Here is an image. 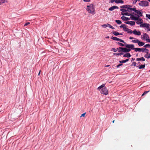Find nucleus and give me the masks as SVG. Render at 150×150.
Returning a JSON list of instances; mask_svg holds the SVG:
<instances>
[{
  "instance_id": "4",
  "label": "nucleus",
  "mask_w": 150,
  "mask_h": 150,
  "mask_svg": "<svg viewBox=\"0 0 150 150\" xmlns=\"http://www.w3.org/2000/svg\"><path fill=\"white\" fill-rule=\"evenodd\" d=\"M149 3L146 1H141L139 5L142 6H146L149 5Z\"/></svg>"
},
{
  "instance_id": "55",
  "label": "nucleus",
  "mask_w": 150,
  "mask_h": 150,
  "mask_svg": "<svg viewBox=\"0 0 150 150\" xmlns=\"http://www.w3.org/2000/svg\"><path fill=\"white\" fill-rule=\"evenodd\" d=\"M84 1L86 2H89L90 1V0H83Z\"/></svg>"
},
{
  "instance_id": "16",
  "label": "nucleus",
  "mask_w": 150,
  "mask_h": 150,
  "mask_svg": "<svg viewBox=\"0 0 150 150\" xmlns=\"http://www.w3.org/2000/svg\"><path fill=\"white\" fill-rule=\"evenodd\" d=\"M145 52H146V54L144 56V57L147 58H149L150 57V54L148 52V51H146Z\"/></svg>"
},
{
  "instance_id": "38",
  "label": "nucleus",
  "mask_w": 150,
  "mask_h": 150,
  "mask_svg": "<svg viewBox=\"0 0 150 150\" xmlns=\"http://www.w3.org/2000/svg\"><path fill=\"white\" fill-rule=\"evenodd\" d=\"M125 25L123 24L120 26V28H124V27L125 26Z\"/></svg>"
},
{
  "instance_id": "37",
  "label": "nucleus",
  "mask_w": 150,
  "mask_h": 150,
  "mask_svg": "<svg viewBox=\"0 0 150 150\" xmlns=\"http://www.w3.org/2000/svg\"><path fill=\"white\" fill-rule=\"evenodd\" d=\"M130 7H128V8L127 9V11H132V10L131 9H132V8H131Z\"/></svg>"
},
{
  "instance_id": "62",
  "label": "nucleus",
  "mask_w": 150,
  "mask_h": 150,
  "mask_svg": "<svg viewBox=\"0 0 150 150\" xmlns=\"http://www.w3.org/2000/svg\"><path fill=\"white\" fill-rule=\"evenodd\" d=\"M106 38H109V36H108Z\"/></svg>"
},
{
  "instance_id": "8",
  "label": "nucleus",
  "mask_w": 150,
  "mask_h": 150,
  "mask_svg": "<svg viewBox=\"0 0 150 150\" xmlns=\"http://www.w3.org/2000/svg\"><path fill=\"white\" fill-rule=\"evenodd\" d=\"M135 13L137 14V15L138 17L142 16V13L139 10H135Z\"/></svg>"
},
{
  "instance_id": "2",
  "label": "nucleus",
  "mask_w": 150,
  "mask_h": 150,
  "mask_svg": "<svg viewBox=\"0 0 150 150\" xmlns=\"http://www.w3.org/2000/svg\"><path fill=\"white\" fill-rule=\"evenodd\" d=\"M130 18L131 20H137V21L136 22V23L137 24H141V23H142V20L141 18H140L138 17L134 16L133 15H131Z\"/></svg>"
},
{
  "instance_id": "44",
  "label": "nucleus",
  "mask_w": 150,
  "mask_h": 150,
  "mask_svg": "<svg viewBox=\"0 0 150 150\" xmlns=\"http://www.w3.org/2000/svg\"><path fill=\"white\" fill-rule=\"evenodd\" d=\"M146 16L150 20V15L146 14Z\"/></svg>"
},
{
  "instance_id": "23",
  "label": "nucleus",
  "mask_w": 150,
  "mask_h": 150,
  "mask_svg": "<svg viewBox=\"0 0 150 150\" xmlns=\"http://www.w3.org/2000/svg\"><path fill=\"white\" fill-rule=\"evenodd\" d=\"M139 40L137 39H136L135 40H132V42L134 43H138Z\"/></svg>"
},
{
  "instance_id": "49",
  "label": "nucleus",
  "mask_w": 150,
  "mask_h": 150,
  "mask_svg": "<svg viewBox=\"0 0 150 150\" xmlns=\"http://www.w3.org/2000/svg\"><path fill=\"white\" fill-rule=\"evenodd\" d=\"M149 26H148V27L146 28H147V30L148 31H149L150 30V29Z\"/></svg>"
},
{
  "instance_id": "13",
  "label": "nucleus",
  "mask_w": 150,
  "mask_h": 150,
  "mask_svg": "<svg viewBox=\"0 0 150 150\" xmlns=\"http://www.w3.org/2000/svg\"><path fill=\"white\" fill-rule=\"evenodd\" d=\"M121 18L123 20V21H127V20H130L129 18H127V17H125V16H122L121 17Z\"/></svg>"
},
{
  "instance_id": "31",
  "label": "nucleus",
  "mask_w": 150,
  "mask_h": 150,
  "mask_svg": "<svg viewBox=\"0 0 150 150\" xmlns=\"http://www.w3.org/2000/svg\"><path fill=\"white\" fill-rule=\"evenodd\" d=\"M120 10L121 11H122V12H126L127 11V9H125L124 8H121L120 9Z\"/></svg>"
},
{
  "instance_id": "25",
  "label": "nucleus",
  "mask_w": 150,
  "mask_h": 150,
  "mask_svg": "<svg viewBox=\"0 0 150 150\" xmlns=\"http://www.w3.org/2000/svg\"><path fill=\"white\" fill-rule=\"evenodd\" d=\"M129 23L131 25H134L135 24V22L133 21H130Z\"/></svg>"
},
{
  "instance_id": "52",
  "label": "nucleus",
  "mask_w": 150,
  "mask_h": 150,
  "mask_svg": "<svg viewBox=\"0 0 150 150\" xmlns=\"http://www.w3.org/2000/svg\"><path fill=\"white\" fill-rule=\"evenodd\" d=\"M125 23L126 24H129L130 23V21H127L126 22H125Z\"/></svg>"
},
{
  "instance_id": "30",
  "label": "nucleus",
  "mask_w": 150,
  "mask_h": 150,
  "mask_svg": "<svg viewBox=\"0 0 150 150\" xmlns=\"http://www.w3.org/2000/svg\"><path fill=\"white\" fill-rule=\"evenodd\" d=\"M117 43H118L119 45L120 46H125V44H123L122 43H120V42H117Z\"/></svg>"
},
{
  "instance_id": "28",
  "label": "nucleus",
  "mask_w": 150,
  "mask_h": 150,
  "mask_svg": "<svg viewBox=\"0 0 150 150\" xmlns=\"http://www.w3.org/2000/svg\"><path fill=\"white\" fill-rule=\"evenodd\" d=\"M145 67V64L144 65H140V66L139 67V69H142V68H144Z\"/></svg>"
},
{
  "instance_id": "26",
  "label": "nucleus",
  "mask_w": 150,
  "mask_h": 150,
  "mask_svg": "<svg viewBox=\"0 0 150 150\" xmlns=\"http://www.w3.org/2000/svg\"><path fill=\"white\" fill-rule=\"evenodd\" d=\"M112 33L114 34V35L116 36L119 35V33L115 31H113Z\"/></svg>"
},
{
  "instance_id": "12",
  "label": "nucleus",
  "mask_w": 150,
  "mask_h": 150,
  "mask_svg": "<svg viewBox=\"0 0 150 150\" xmlns=\"http://www.w3.org/2000/svg\"><path fill=\"white\" fill-rule=\"evenodd\" d=\"M117 8L118 9L119 8L118 6H112L110 7L109 9L108 10L110 11H113L115 9Z\"/></svg>"
},
{
  "instance_id": "50",
  "label": "nucleus",
  "mask_w": 150,
  "mask_h": 150,
  "mask_svg": "<svg viewBox=\"0 0 150 150\" xmlns=\"http://www.w3.org/2000/svg\"><path fill=\"white\" fill-rule=\"evenodd\" d=\"M107 24L108 26L110 28H111V27L112 26L111 25H110V24L108 23H107Z\"/></svg>"
},
{
  "instance_id": "14",
  "label": "nucleus",
  "mask_w": 150,
  "mask_h": 150,
  "mask_svg": "<svg viewBox=\"0 0 150 150\" xmlns=\"http://www.w3.org/2000/svg\"><path fill=\"white\" fill-rule=\"evenodd\" d=\"M145 59L143 57H142L139 58H137L136 59V60L137 61H145Z\"/></svg>"
},
{
  "instance_id": "17",
  "label": "nucleus",
  "mask_w": 150,
  "mask_h": 150,
  "mask_svg": "<svg viewBox=\"0 0 150 150\" xmlns=\"http://www.w3.org/2000/svg\"><path fill=\"white\" fill-rule=\"evenodd\" d=\"M131 56V55L129 53H126L123 55L124 57H130Z\"/></svg>"
},
{
  "instance_id": "22",
  "label": "nucleus",
  "mask_w": 150,
  "mask_h": 150,
  "mask_svg": "<svg viewBox=\"0 0 150 150\" xmlns=\"http://www.w3.org/2000/svg\"><path fill=\"white\" fill-rule=\"evenodd\" d=\"M105 84H102V85H101L100 86H99L98 88V90H100V89L103 88L105 86Z\"/></svg>"
},
{
  "instance_id": "10",
  "label": "nucleus",
  "mask_w": 150,
  "mask_h": 150,
  "mask_svg": "<svg viewBox=\"0 0 150 150\" xmlns=\"http://www.w3.org/2000/svg\"><path fill=\"white\" fill-rule=\"evenodd\" d=\"M149 38V36L146 33H144L143 35V36L142 37V38L143 40H145L148 38Z\"/></svg>"
},
{
  "instance_id": "11",
  "label": "nucleus",
  "mask_w": 150,
  "mask_h": 150,
  "mask_svg": "<svg viewBox=\"0 0 150 150\" xmlns=\"http://www.w3.org/2000/svg\"><path fill=\"white\" fill-rule=\"evenodd\" d=\"M150 25L149 24L146 23H144L142 24H141L140 26L141 27L143 28H147L148 27V26H149Z\"/></svg>"
},
{
  "instance_id": "59",
  "label": "nucleus",
  "mask_w": 150,
  "mask_h": 150,
  "mask_svg": "<svg viewBox=\"0 0 150 150\" xmlns=\"http://www.w3.org/2000/svg\"><path fill=\"white\" fill-rule=\"evenodd\" d=\"M111 28L112 29H115V28L113 27L112 26L111 27Z\"/></svg>"
},
{
  "instance_id": "63",
  "label": "nucleus",
  "mask_w": 150,
  "mask_h": 150,
  "mask_svg": "<svg viewBox=\"0 0 150 150\" xmlns=\"http://www.w3.org/2000/svg\"><path fill=\"white\" fill-rule=\"evenodd\" d=\"M114 121H115V120H113L112 121V122H113V123H114Z\"/></svg>"
},
{
  "instance_id": "36",
  "label": "nucleus",
  "mask_w": 150,
  "mask_h": 150,
  "mask_svg": "<svg viewBox=\"0 0 150 150\" xmlns=\"http://www.w3.org/2000/svg\"><path fill=\"white\" fill-rule=\"evenodd\" d=\"M148 47H150V45L149 44H146L144 46V47L146 48Z\"/></svg>"
},
{
  "instance_id": "48",
  "label": "nucleus",
  "mask_w": 150,
  "mask_h": 150,
  "mask_svg": "<svg viewBox=\"0 0 150 150\" xmlns=\"http://www.w3.org/2000/svg\"><path fill=\"white\" fill-rule=\"evenodd\" d=\"M113 54L114 55H119V53H114Z\"/></svg>"
},
{
  "instance_id": "41",
  "label": "nucleus",
  "mask_w": 150,
  "mask_h": 150,
  "mask_svg": "<svg viewBox=\"0 0 150 150\" xmlns=\"http://www.w3.org/2000/svg\"><path fill=\"white\" fill-rule=\"evenodd\" d=\"M120 47L119 48H117V50H118V52H120L122 51V50L121 49H120Z\"/></svg>"
},
{
  "instance_id": "64",
  "label": "nucleus",
  "mask_w": 150,
  "mask_h": 150,
  "mask_svg": "<svg viewBox=\"0 0 150 150\" xmlns=\"http://www.w3.org/2000/svg\"><path fill=\"white\" fill-rule=\"evenodd\" d=\"M148 1H149L150 2V0H148Z\"/></svg>"
},
{
  "instance_id": "54",
  "label": "nucleus",
  "mask_w": 150,
  "mask_h": 150,
  "mask_svg": "<svg viewBox=\"0 0 150 150\" xmlns=\"http://www.w3.org/2000/svg\"><path fill=\"white\" fill-rule=\"evenodd\" d=\"M134 38L133 37H130L129 38V39H130V40H132V39H134Z\"/></svg>"
},
{
  "instance_id": "19",
  "label": "nucleus",
  "mask_w": 150,
  "mask_h": 150,
  "mask_svg": "<svg viewBox=\"0 0 150 150\" xmlns=\"http://www.w3.org/2000/svg\"><path fill=\"white\" fill-rule=\"evenodd\" d=\"M7 0H0V5L3 4L4 3L7 2Z\"/></svg>"
},
{
  "instance_id": "43",
  "label": "nucleus",
  "mask_w": 150,
  "mask_h": 150,
  "mask_svg": "<svg viewBox=\"0 0 150 150\" xmlns=\"http://www.w3.org/2000/svg\"><path fill=\"white\" fill-rule=\"evenodd\" d=\"M136 65V62H133L132 63V65L133 66H135Z\"/></svg>"
},
{
  "instance_id": "53",
  "label": "nucleus",
  "mask_w": 150,
  "mask_h": 150,
  "mask_svg": "<svg viewBox=\"0 0 150 150\" xmlns=\"http://www.w3.org/2000/svg\"><path fill=\"white\" fill-rule=\"evenodd\" d=\"M116 1V0H111L110 2L111 3H112L114 2H115Z\"/></svg>"
},
{
  "instance_id": "1",
  "label": "nucleus",
  "mask_w": 150,
  "mask_h": 150,
  "mask_svg": "<svg viewBox=\"0 0 150 150\" xmlns=\"http://www.w3.org/2000/svg\"><path fill=\"white\" fill-rule=\"evenodd\" d=\"M86 10L89 13L94 14L95 13L94 12L95 9L93 4H91L87 6Z\"/></svg>"
},
{
  "instance_id": "29",
  "label": "nucleus",
  "mask_w": 150,
  "mask_h": 150,
  "mask_svg": "<svg viewBox=\"0 0 150 150\" xmlns=\"http://www.w3.org/2000/svg\"><path fill=\"white\" fill-rule=\"evenodd\" d=\"M115 21L118 24H120L122 23L121 21L119 20H116Z\"/></svg>"
},
{
  "instance_id": "56",
  "label": "nucleus",
  "mask_w": 150,
  "mask_h": 150,
  "mask_svg": "<svg viewBox=\"0 0 150 150\" xmlns=\"http://www.w3.org/2000/svg\"><path fill=\"white\" fill-rule=\"evenodd\" d=\"M121 8H124L125 7V5L122 6H120Z\"/></svg>"
},
{
  "instance_id": "61",
  "label": "nucleus",
  "mask_w": 150,
  "mask_h": 150,
  "mask_svg": "<svg viewBox=\"0 0 150 150\" xmlns=\"http://www.w3.org/2000/svg\"><path fill=\"white\" fill-rule=\"evenodd\" d=\"M122 35V33H119V35Z\"/></svg>"
},
{
  "instance_id": "45",
  "label": "nucleus",
  "mask_w": 150,
  "mask_h": 150,
  "mask_svg": "<svg viewBox=\"0 0 150 150\" xmlns=\"http://www.w3.org/2000/svg\"><path fill=\"white\" fill-rule=\"evenodd\" d=\"M146 40L147 42H150V39L148 38L146 39Z\"/></svg>"
},
{
  "instance_id": "60",
  "label": "nucleus",
  "mask_w": 150,
  "mask_h": 150,
  "mask_svg": "<svg viewBox=\"0 0 150 150\" xmlns=\"http://www.w3.org/2000/svg\"><path fill=\"white\" fill-rule=\"evenodd\" d=\"M40 71H40V70L39 71V73H38V75H40Z\"/></svg>"
},
{
  "instance_id": "32",
  "label": "nucleus",
  "mask_w": 150,
  "mask_h": 150,
  "mask_svg": "<svg viewBox=\"0 0 150 150\" xmlns=\"http://www.w3.org/2000/svg\"><path fill=\"white\" fill-rule=\"evenodd\" d=\"M149 91H145L144 92V93L142 94V96H143L144 95H145L146 94H147L149 92Z\"/></svg>"
},
{
  "instance_id": "58",
  "label": "nucleus",
  "mask_w": 150,
  "mask_h": 150,
  "mask_svg": "<svg viewBox=\"0 0 150 150\" xmlns=\"http://www.w3.org/2000/svg\"><path fill=\"white\" fill-rule=\"evenodd\" d=\"M134 60H135V59L134 58H132L131 61H134Z\"/></svg>"
},
{
  "instance_id": "39",
  "label": "nucleus",
  "mask_w": 150,
  "mask_h": 150,
  "mask_svg": "<svg viewBox=\"0 0 150 150\" xmlns=\"http://www.w3.org/2000/svg\"><path fill=\"white\" fill-rule=\"evenodd\" d=\"M102 26L103 27L106 28L108 26V25H107V24H104L103 25H102Z\"/></svg>"
},
{
  "instance_id": "20",
  "label": "nucleus",
  "mask_w": 150,
  "mask_h": 150,
  "mask_svg": "<svg viewBox=\"0 0 150 150\" xmlns=\"http://www.w3.org/2000/svg\"><path fill=\"white\" fill-rule=\"evenodd\" d=\"M111 38L114 40H116V41H118L119 40V38H118L116 37H113V36H112Z\"/></svg>"
},
{
  "instance_id": "42",
  "label": "nucleus",
  "mask_w": 150,
  "mask_h": 150,
  "mask_svg": "<svg viewBox=\"0 0 150 150\" xmlns=\"http://www.w3.org/2000/svg\"><path fill=\"white\" fill-rule=\"evenodd\" d=\"M122 63H120V64H119L118 65H117L116 66V67L117 68H118L119 67H120V66H122Z\"/></svg>"
},
{
  "instance_id": "9",
  "label": "nucleus",
  "mask_w": 150,
  "mask_h": 150,
  "mask_svg": "<svg viewBox=\"0 0 150 150\" xmlns=\"http://www.w3.org/2000/svg\"><path fill=\"white\" fill-rule=\"evenodd\" d=\"M133 33L134 34L137 35H140L141 34L140 31H137L136 29L133 31Z\"/></svg>"
},
{
  "instance_id": "35",
  "label": "nucleus",
  "mask_w": 150,
  "mask_h": 150,
  "mask_svg": "<svg viewBox=\"0 0 150 150\" xmlns=\"http://www.w3.org/2000/svg\"><path fill=\"white\" fill-rule=\"evenodd\" d=\"M111 50L113 51L114 52H115L117 51V49H115V48H113L111 49Z\"/></svg>"
},
{
  "instance_id": "34",
  "label": "nucleus",
  "mask_w": 150,
  "mask_h": 150,
  "mask_svg": "<svg viewBox=\"0 0 150 150\" xmlns=\"http://www.w3.org/2000/svg\"><path fill=\"white\" fill-rule=\"evenodd\" d=\"M118 41H119L120 42H122L125 44H125H126V42L124 41L122 39H119V40Z\"/></svg>"
},
{
  "instance_id": "57",
  "label": "nucleus",
  "mask_w": 150,
  "mask_h": 150,
  "mask_svg": "<svg viewBox=\"0 0 150 150\" xmlns=\"http://www.w3.org/2000/svg\"><path fill=\"white\" fill-rule=\"evenodd\" d=\"M123 53L122 52H121L120 53H119V55H123Z\"/></svg>"
},
{
  "instance_id": "33",
  "label": "nucleus",
  "mask_w": 150,
  "mask_h": 150,
  "mask_svg": "<svg viewBox=\"0 0 150 150\" xmlns=\"http://www.w3.org/2000/svg\"><path fill=\"white\" fill-rule=\"evenodd\" d=\"M123 29L124 31H125L127 32L128 28H127L126 27V26L125 25V26L124 27Z\"/></svg>"
},
{
  "instance_id": "7",
  "label": "nucleus",
  "mask_w": 150,
  "mask_h": 150,
  "mask_svg": "<svg viewBox=\"0 0 150 150\" xmlns=\"http://www.w3.org/2000/svg\"><path fill=\"white\" fill-rule=\"evenodd\" d=\"M120 49L122 50V51L124 52L127 53L129 52L130 50V49H128L125 48H123L122 47H120Z\"/></svg>"
},
{
  "instance_id": "24",
  "label": "nucleus",
  "mask_w": 150,
  "mask_h": 150,
  "mask_svg": "<svg viewBox=\"0 0 150 150\" xmlns=\"http://www.w3.org/2000/svg\"><path fill=\"white\" fill-rule=\"evenodd\" d=\"M121 14L122 15H123V16H124V15H126V16L130 15L131 16V15H130L129 14V13H125L121 12Z\"/></svg>"
},
{
  "instance_id": "5",
  "label": "nucleus",
  "mask_w": 150,
  "mask_h": 150,
  "mask_svg": "<svg viewBox=\"0 0 150 150\" xmlns=\"http://www.w3.org/2000/svg\"><path fill=\"white\" fill-rule=\"evenodd\" d=\"M125 46L128 49L134 50H135V48L134 47V45L133 44H128L126 43L125 44Z\"/></svg>"
},
{
  "instance_id": "3",
  "label": "nucleus",
  "mask_w": 150,
  "mask_h": 150,
  "mask_svg": "<svg viewBox=\"0 0 150 150\" xmlns=\"http://www.w3.org/2000/svg\"><path fill=\"white\" fill-rule=\"evenodd\" d=\"M135 51L136 52L138 51L140 52H146V51H148L149 50L147 49L144 48H135Z\"/></svg>"
},
{
  "instance_id": "27",
  "label": "nucleus",
  "mask_w": 150,
  "mask_h": 150,
  "mask_svg": "<svg viewBox=\"0 0 150 150\" xmlns=\"http://www.w3.org/2000/svg\"><path fill=\"white\" fill-rule=\"evenodd\" d=\"M127 32L128 33L132 34V33H133V31H132L131 30L128 28Z\"/></svg>"
},
{
  "instance_id": "40",
  "label": "nucleus",
  "mask_w": 150,
  "mask_h": 150,
  "mask_svg": "<svg viewBox=\"0 0 150 150\" xmlns=\"http://www.w3.org/2000/svg\"><path fill=\"white\" fill-rule=\"evenodd\" d=\"M131 7V6H130L129 5H125V8H127V9L128 7Z\"/></svg>"
},
{
  "instance_id": "15",
  "label": "nucleus",
  "mask_w": 150,
  "mask_h": 150,
  "mask_svg": "<svg viewBox=\"0 0 150 150\" xmlns=\"http://www.w3.org/2000/svg\"><path fill=\"white\" fill-rule=\"evenodd\" d=\"M138 44L139 46H142L144 45L145 44L144 42H141L139 40V41Z\"/></svg>"
},
{
  "instance_id": "6",
  "label": "nucleus",
  "mask_w": 150,
  "mask_h": 150,
  "mask_svg": "<svg viewBox=\"0 0 150 150\" xmlns=\"http://www.w3.org/2000/svg\"><path fill=\"white\" fill-rule=\"evenodd\" d=\"M100 93L101 94L106 95L108 94V90L106 87H104L101 90Z\"/></svg>"
},
{
  "instance_id": "51",
  "label": "nucleus",
  "mask_w": 150,
  "mask_h": 150,
  "mask_svg": "<svg viewBox=\"0 0 150 150\" xmlns=\"http://www.w3.org/2000/svg\"><path fill=\"white\" fill-rule=\"evenodd\" d=\"M30 23L29 22L26 23H25V24L24 25L27 26V25H28V24H29Z\"/></svg>"
},
{
  "instance_id": "46",
  "label": "nucleus",
  "mask_w": 150,
  "mask_h": 150,
  "mask_svg": "<svg viewBox=\"0 0 150 150\" xmlns=\"http://www.w3.org/2000/svg\"><path fill=\"white\" fill-rule=\"evenodd\" d=\"M86 113H83V114H82L81 115V116H80V117H84L85 116V115H86Z\"/></svg>"
},
{
  "instance_id": "21",
  "label": "nucleus",
  "mask_w": 150,
  "mask_h": 150,
  "mask_svg": "<svg viewBox=\"0 0 150 150\" xmlns=\"http://www.w3.org/2000/svg\"><path fill=\"white\" fill-rule=\"evenodd\" d=\"M129 60V59H127L125 60L120 61H119V62L120 63H125V62H128Z\"/></svg>"
},
{
  "instance_id": "47",
  "label": "nucleus",
  "mask_w": 150,
  "mask_h": 150,
  "mask_svg": "<svg viewBox=\"0 0 150 150\" xmlns=\"http://www.w3.org/2000/svg\"><path fill=\"white\" fill-rule=\"evenodd\" d=\"M131 9L132 11H134L135 12V10H137L135 8H132V9Z\"/></svg>"
},
{
  "instance_id": "18",
  "label": "nucleus",
  "mask_w": 150,
  "mask_h": 150,
  "mask_svg": "<svg viewBox=\"0 0 150 150\" xmlns=\"http://www.w3.org/2000/svg\"><path fill=\"white\" fill-rule=\"evenodd\" d=\"M124 1L122 0H116L115 3L117 4L121 3L123 4Z\"/></svg>"
}]
</instances>
